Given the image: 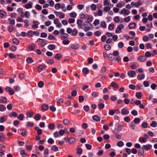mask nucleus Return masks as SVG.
Listing matches in <instances>:
<instances>
[{
	"instance_id": "f257e3e1",
	"label": "nucleus",
	"mask_w": 157,
	"mask_h": 157,
	"mask_svg": "<svg viewBox=\"0 0 157 157\" xmlns=\"http://www.w3.org/2000/svg\"><path fill=\"white\" fill-rule=\"evenodd\" d=\"M83 26L84 27V30L85 32L88 31L93 28V26L91 23L86 21L84 22Z\"/></svg>"
},
{
	"instance_id": "f03ea898",
	"label": "nucleus",
	"mask_w": 157,
	"mask_h": 157,
	"mask_svg": "<svg viewBox=\"0 0 157 157\" xmlns=\"http://www.w3.org/2000/svg\"><path fill=\"white\" fill-rule=\"evenodd\" d=\"M65 30L63 28L60 29L59 31V33H60V37L62 40L67 38L69 36L68 34L65 33Z\"/></svg>"
},
{
	"instance_id": "7ed1b4c3",
	"label": "nucleus",
	"mask_w": 157,
	"mask_h": 157,
	"mask_svg": "<svg viewBox=\"0 0 157 157\" xmlns=\"http://www.w3.org/2000/svg\"><path fill=\"white\" fill-rule=\"evenodd\" d=\"M37 41L40 43L39 45L41 47H43L47 44L46 43V40H45L40 38H38L37 40Z\"/></svg>"
},
{
	"instance_id": "20e7f679",
	"label": "nucleus",
	"mask_w": 157,
	"mask_h": 157,
	"mask_svg": "<svg viewBox=\"0 0 157 157\" xmlns=\"http://www.w3.org/2000/svg\"><path fill=\"white\" fill-rule=\"evenodd\" d=\"M124 26L123 24H120L119 25L117 28L116 29L115 32L117 33H119L121 32L122 29H124Z\"/></svg>"
},
{
	"instance_id": "39448f33",
	"label": "nucleus",
	"mask_w": 157,
	"mask_h": 157,
	"mask_svg": "<svg viewBox=\"0 0 157 157\" xmlns=\"http://www.w3.org/2000/svg\"><path fill=\"white\" fill-rule=\"evenodd\" d=\"M130 13L129 11L124 9H122L120 12V13L121 14H123L124 15H128Z\"/></svg>"
},
{
	"instance_id": "423d86ee",
	"label": "nucleus",
	"mask_w": 157,
	"mask_h": 157,
	"mask_svg": "<svg viewBox=\"0 0 157 157\" xmlns=\"http://www.w3.org/2000/svg\"><path fill=\"white\" fill-rule=\"evenodd\" d=\"M152 147V146L150 144L143 145L141 149L144 150H150Z\"/></svg>"
},
{
	"instance_id": "0eeeda50",
	"label": "nucleus",
	"mask_w": 157,
	"mask_h": 157,
	"mask_svg": "<svg viewBox=\"0 0 157 157\" xmlns=\"http://www.w3.org/2000/svg\"><path fill=\"white\" fill-rule=\"evenodd\" d=\"M54 23L56 25V27L58 28H61L62 26V25L59 22V20L58 18H56L54 20Z\"/></svg>"
},
{
	"instance_id": "6e6552de",
	"label": "nucleus",
	"mask_w": 157,
	"mask_h": 157,
	"mask_svg": "<svg viewBox=\"0 0 157 157\" xmlns=\"http://www.w3.org/2000/svg\"><path fill=\"white\" fill-rule=\"evenodd\" d=\"M137 60L140 62H144L147 60V58L144 56H140L137 58Z\"/></svg>"
},
{
	"instance_id": "1a4fd4ad",
	"label": "nucleus",
	"mask_w": 157,
	"mask_h": 157,
	"mask_svg": "<svg viewBox=\"0 0 157 157\" xmlns=\"http://www.w3.org/2000/svg\"><path fill=\"white\" fill-rule=\"evenodd\" d=\"M128 74L130 77L132 78L135 76L136 74L135 71L131 70L128 72Z\"/></svg>"
},
{
	"instance_id": "9d476101",
	"label": "nucleus",
	"mask_w": 157,
	"mask_h": 157,
	"mask_svg": "<svg viewBox=\"0 0 157 157\" xmlns=\"http://www.w3.org/2000/svg\"><path fill=\"white\" fill-rule=\"evenodd\" d=\"M83 21L82 20L79 19L77 20V23L78 25V28L79 29H82L83 28L82 25Z\"/></svg>"
},
{
	"instance_id": "9b49d317",
	"label": "nucleus",
	"mask_w": 157,
	"mask_h": 157,
	"mask_svg": "<svg viewBox=\"0 0 157 157\" xmlns=\"http://www.w3.org/2000/svg\"><path fill=\"white\" fill-rule=\"evenodd\" d=\"M33 3L31 2H29L28 3L26 4L24 6V7L26 9H31L32 8Z\"/></svg>"
},
{
	"instance_id": "f8f14e48",
	"label": "nucleus",
	"mask_w": 157,
	"mask_h": 157,
	"mask_svg": "<svg viewBox=\"0 0 157 157\" xmlns=\"http://www.w3.org/2000/svg\"><path fill=\"white\" fill-rule=\"evenodd\" d=\"M129 113V111L125 108L122 109L121 111V113L123 115H126Z\"/></svg>"
},
{
	"instance_id": "ddd939ff",
	"label": "nucleus",
	"mask_w": 157,
	"mask_h": 157,
	"mask_svg": "<svg viewBox=\"0 0 157 157\" xmlns=\"http://www.w3.org/2000/svg\"><path fill=\"white\" fill-rule=\"evenodd\" d=\"M39 24V23L38 21H33V24L32 25V27L35 29L38 28Z\"/></svg>"
},
{
	"instance_id": "4468645a",
	"label": "nucleus",
	"mask_w": 157,
	"mask_h": 157,
	"mask_svg": "<svg viewBox=\"0 0 157 157\" xmlns=\"http://www.w3.org/2000/svg\"><path fill=\"white\" fill-rule=\"evenodd\" d=\"M46 67L45 65H40L37 67V69L38 71H41L45 69Z\"/></svg>"
},
{
	"instance_id": "2eb2a0df",
	"label": "nucleus",
	"mask_w": 157,
	"mask_h": 157,
	"mask_svg": "<svg viewBox=\"0 0 157 157\" xmlns=\"http://www.w3.org/2000/svg\"><path fill=\"white\" fill-rule=\"evenodd\" d=\"M7 99L6 97L3 96L0 97V102L1 103H5L6 102Z\"/></svg>"
},
{
	"instance_id": "dca6fc26",
	"label": "nucleus",
	"mask_w": 157,
	"mask_h": 157,
	"mask_svg": "<svg viewBox=\"0 0 157 157\" xmlns=\"http://www.w3.org/2000/svg\"><path fill=\"white\" fill-rule=\"evenodd\" d=\"M6 136L2 133L0 132V141L2 142L5 141Z\"/></svg>"
},
{
	"instance_id": "f3484780",
	"label": "nucleus",
	"mask_w": 157,
	"mask_h": 157,
	"mask_svg": "<svg viewBox=\"0 0 157 157\" xmlns=\"http://www.w3.org/2000/svg\"><path fill=\"white\" fill-rule=\"evenodd\" d=\"M110 85L114 89H118L119 87V86L115 82H112L110 84Z\"/></svg>"
},
{
	"instance_id": "a211bd4d",
	"label": "nucleus",
	"mask_w": 157,
	"mask_h": 157,
	"mask_svg": "<svg viewBox=\"0 0 157 157\" xmlns=\"http://www.w3.org/2000/svg\"><path fill=\"white\" fill-rule=\"evenodd\" d=\"M79 47V46L78 44H72L71 46V48L72 49H77Z\"/></svg>"
},
{
	"instance_id": "6ab92c4d",
	"label": "nucleus",
	"mask_w": 157,
	"mask_h": 157,
	"mask_svg": "<svg viewBox=\"0 0 157 157\" xmlns=\"http://www.w3.org/2000/svg\"><path fill=\"white\" fill-rule=\"evenodd\" d=\"M125 3L124 1H121L120 3H118L116 5V6L117 7L121 8L122 6H124L125 5Z\"/></svg>"
},
{
	"instance_id": "aec40b11",
	"label": "nucleus",
	"mask_w": 157,
	"mask_h": 157,
	"mask_svg": "<svg viewBox=\"0 0 157 157\" xmlns=\"http://www.w3.org/2000/svg\"><path fill=\"white\" fill-rule=\"evenodd\" d=\"M108 58L110 61H113L115 59V57L112 53L109 54L108 55Z\"/></svg>"
},
{
	"instance_id": "412c9836",
	"label": "nucleus",
	"mask_w": 157,
	"mask_h": 157,
	"mask_svg": "<svg viewBox=\"0 0 157 157\" xmlns=\"http://www.w3.org/2000/svg\"><path fill=\"white\" fill-rule=\"evenodd\" d=\"M6 14V13L3 10H0V17L3 18Z\"/></svg>"
},
{
	"instance_id": "4be33fe9",
	"label": "nucleus",
	"mask_w": 157,
	"mask_h": 157,
	"mask_svg": "<svg viewBox=\"0 0 157 157\" xmlns=\"http://www.w3.org/2000/svg\"><path fill=\"white\" fill-rule=\"evenodd\" d=\"M145 75L144 74H139L137 76V78L138 80H141L144 78Z\"/></svg>"
},
{
	"instance_id": "5701e85b",
	"label": "nucleus",
	"mask_w": 157,
	"mask_h": 157,
	"mask_svg": "<svg viewBox=\"0 0 157 157\" xmlns=\"http://www.w3.org/2000/svg\"><path fill=\"white\" fill-rule=\"evenodd\" d=\"M69 143L71 144H72L75 142V139L73 137H71L69 138Z\"/></svg>"
},
{
	"instance_id": "b1692460",
	"label": "nucleus",
	"mask_w": 157,
	"mask_h": 157,
	"mask_svg": "<svg viewBox=\"0 0 157 157\" xmlns=\"http://www.w3.org/2000/svg\"><path fill=\"white\" fill-rule=\"evenodd\" d=\"M36 45L34 44H31L30 46H29L28 48L30 51L33 50L36 48Z\"/></svg>"
},
{
	"instance_id": "393cba45",
	"label": "nucleus",
	"mask_w": 157,
	"mask_h": 157,
	"mask_svg": "<svg viewBox=\"0 0 157 157\" xmlns=\"http://www.w3.org/2000/svg\"><path fill=\"white\" fill-rule=\"evenodd\" d=\"M136 24L135 22L131 23L128 25V27L130 29H132L135 28L136 26Z\"/></svg>"
},
{
	"instance_id": "a878e982",
	"label": "nucleus",
	"mask_w": 157,
	"mask_h": 157,
	"mask_svg": "<svg viewBox=\"0 0 157 157\" xmlns=\"http://www.w3.org/2000/svg\"><path fill=\"white\" fill-rule=\"evenodd\" d=\"M93 119L97 121H99L100 120V117L97 115H94L93 116Z\"/></svg>"
},
{
	"instance_id": "bb28decb",
	"label": "nucleus",
	"mask_w": 157,
	"mask_h": 157,
	"mask_svg": "<svg viewBox=\"0 0 157 157\" xmlns=\"http://www.w3.org/2000/svg\"><path fill=\"white\" fill-rule=\"evenodd\" d=\"M142 95V94L140 92H137L136 94V97L139 99H141Z\"/></svg>"
},
{
	"instance_id": "cd10ccee",
	"label": "nucleus",
	"mask_w": 157,
	"mask_h": 157,
	"mask_svg": "<svg viewBox=\"0 0 157 157\" xmlns=\"http://www.w3.org/2000/svg\"><path fill=\"white\" fill-rule=\"evenodd\" d=\"M63 123L65 125H68L70 124L71 122L68 120L65 119L63 120Z\"/></svg>"
},
{
	"instance_id": "c85d7f7f",
	"label": "nucleus",
	"mask_w": 157,
	"mask_h": 157,
	"mask_svg": "<svg viewBox=\"0 0 157 157\" xmlns=\"http://www.w3.org/2000/svg\"><path fill=\"white\" fill-rule=\"evenodd\" d=\"M30 16V14L29 12L26 11L24 13V16L27 18H29Z\"/></svg>"
},
{
	"instance_id": "c756f323",
	"label": "nucleus",
	"mask_w": 157,
	"mask_h": 157,
	"mask_svg": "<svg viewBox=\"0 0 157 157\" xmlns=\"http://www.w3.org/2000/svg\"><path fill=\"white\" fill-rule=\"evenodd\" d=\"M139 141L141 143H145L147 140L144 137H140L139 138Z\"/></svg>"
},
{
	"instance_id": "7c9ffc66",
	"label": "nucleus",
	"mask_w": 157,
	"mask_h": 157,
	"mask_svg": "<svg viewBox=\"0 0 157 157\" xmlns=\"http://www.w3.org/2000/svg\"><path fill=\"white\" fill-rule=\"evenodd\" d=\"M93 18V17L92 16H91V15L88 16L87 18V22H89V23L91 22L92 21Z\"/></svg>"
},
{
	"instance_id": "2f4dec72",
	"label": "nucleus",
	"mask_w": 157,
	"mask_h": 157,
	"mask_svg": "<svg viewBox=\"0 0 157 157\" xmlns=\"http://www.w3.org/2000/svg\"><path fill=\"white\" fill-rule=\"evenodd\" d=\"M51 150L54 151H58V147L56 145H54L51 148Z\"/></svg>"
},
{
	"instance_id": "473e14b6",
	"label": "nucleus",
	"mask_w": 157,
	"mask_h": 157,
	"mask_svg": "<svg viewBox=\"0 0 157 157\" xmlns=\"http://www.w3.org/2000/svg\"><path fill=\"white\" fill-rule=\"evenodd\" d=\"M41 108L43 110L46 111L48 109V106L47 105L44 104L42 105Z\"/></svg>"
},
{
	"instance_id": "72a5a7b5",
	"label": "nucleus",
	"mask_w": 157,
	"mask_h": 157,
	"mask_svg": "<svg viewBox=\"0 0 157 157\" xmlns=\"http://www.w3.org/2000/svg\"><path fill=\"white\" fill-rule=\"evenodd\" d=\"M55 125L53 123H51L48 125V128L50 130L54 129Z\"/></svg>"
},
{
	"instance_id": "f704fd0d",
	"label": "nucleus",
	"mask_w": 157,
	"mask_h": 157,
	"mask_svg": "<svg viewBox=\"0 0 157 157\" xmlns=\"http://www.w3.org/2000/svg\"><path fill=\"white\" fill-rule=\"evenodd\" d=\"M41 116L39 114H36L34 117L35 119L37 121H39L40 119Z\"/></svg>"
},
{
	"instance_id": "c9c22d12",
	"label": "nucleus",
	"mask_w": 157,
	"mask_h": 157,
	"mask_svg": "<svg viewBox=\"0 0 157 157\" xmlns=\"http://www.w3.org/2000/svg\"><path fill=\"white\" fill-rule=\"evenodd\" d=\"M48 48L50 50H53L56 48V46L53 44H50L48 46Z\"/></svg>"
},
{
	"instance_id": "e433bc0d",
	"label": "nucleus",
	"mask_w": 157,
	"mask_h": 157,
	"mask_svg": "<svg viewBox=\"0 0 157 157\" xmlns=\"http://www.w3.org/2000/svg\"><path fill=\"white\" fill-rule=\"evenodd\" d=\"M100 25L101 26L104 28H106V24L105 22L104 21H102L100 23Z\"/></svg>"
},
{
	"instance_id": "4c0bfd02",
	"label": "nucleus",
	"mask_w": 157,
	"mask_h": 157,
	"mask_svg": "<svg viewBox=\"0 0 157 157\" xmlns=\"http://www.w3.org/2000/svg\"><path fill=\"white\" fill-rule=\"evenodd\" d=\"M27 62L29 63H32L33 62V61L32 58L29 57L26 60Z\"/></svg>"
},
{
	"instance_id": "58836bf2",
	"label": "nucleus",
	"mask_w": 157,
	"mask_h": 157,
	"mask_svg": "<svg viewBox=\"0 0 157 157\" xmlns=\"http://www.w3.org/2000/svg\"><path fill=\"white\" fill-rule=\"evenodd\" d=\"M17 113L15 112H12V113H10L9 114V116L10 117H12L13 116L16 117L17 116Z\"/></svg>"
},
{
	"instance_id": "ea45409f",
	"label": "nucleus",
	"mask_w": 157,
	"mask_h": 157,
	"mask_svg": "<svg viewBox=\"0 0 157 157\" xmlns=\"http://www.w3.org/2000/svg\"><path fill=\"white\" fill-rule=\"evenodd\" d=\"M24 22L25 23V24L24 25V26L27 27H28L29 26V22L28 20L27 19H25L24 21Z\"/></svg>"
},
{
	"instance_id": "a19ab883",
	"label": "nucleus",
	"mask_w": 157,
	"mask_h": 157,
	"mask_svg": "<svg viewBox=\"0 0 157 157\" xmlns=\"http://www.w3.org/2000/svg\"><path fill=\"white\" fill-rule=\"evenodd\" d=\"M78 30L76 29H73L72 32V34L74 36H76L78 33Z\"/></svg>"
},
{
	"instance_id": "79ce46f5",
	"label": "nucleus",
	"mask_w": 157,
	"mask_h": 157,
	"mask_svg": "<svg viewBox=\"0 0 157 157\" xmlns=\"http://www.w3.org/2000/svg\"><path fill=\"white\" fill-rule=\"evenodd\" d=\"M77 13L75 12H72L70 14V16L72 17L75 18L77 16Z\"/></svg>"
},
{
	"instance_id": "37998d69",
	"label": "nucleus",
	"mask_w": 157,
	"mask_h": 157,
	"mask_svg": "<svg viewBox=\"0 0 157 157\" xmlns=\"http://www.w3.org/2000/svg\"><path fill=\"white\" fill-rule=\"evenodd\" d=\"M27 35L29 37H31L33 36V33L32 30H30L27 33Z\"/></svg>"
},
{
	"instance_id": "c03bdc74",
	"label": "nucleus",
	"mask_w": 157,
	"mask_h": 157,
	"mask_svg": "<svg viewBox=\"0 0 157 157\" xmlns=\"http://www.w3.org/2000/svg\"><path fill=\"white\" fill-rule=\"evenodd\" d=\"M26 115L28 117H31L33 115V113L32 112H29L27 113Z\"/></svg>"
},
{
	"instance_id": "a18cd8bd",
	"label": "nucleus",
	"mask_w": 157,
	"mask_h": 157,
	"mask_svg": "<svg viewBox=\"0 0 157 157\" xmlns=\"http://www.w3.org/2000/svg\"><path fill=\"white\" fill-rule=\"evenodd\" d=\"M90 7L91 9H92L93 10L95 11L96 9L97 6L94 4H92L91 5Z\"/></svg>"
},
{
	"instance_id": "49530a36",
	"label": "nucleus",
	"mask_w": 157,
	"mask_h": 157,
	"mask_svg": "<svg viewBox=\"0 0 157 157\" xmlns=\"http://www.w3.org/2000/svg\"><path fill=\"white\" fill-rule=\"evenodd\" d=\"M117 145L118 147H121L123 146L124 143L122 141H119L117 142Z\"/></svg>"
},
{
	"instance_id": "de8ad7c7",
	"label": "nucleus",
	"mask_w": 157,
	"mask_h": 157,
	"mask_svg": "<svg viewBox=\"0 0 157 157\" xmlns=\"http://www.w3.org/2000/svg\"><path fill=\"white\" fill-rule=\"evenodd\" d=\"M130 17L128 16L126 17H125L124 18V21L125 22H127V23H128V22H129L130 21Z\"/></svg>"
},
{
	"instance_id": "09e8293b",
	"label": "nucleus",
	"mask_w": 157,
	"mask_h": 157,
	"mask_svg": "<svg viewBox=\"0 0 157 157\" xmlns=\"http://www.w3.org/2000/svg\"><path fill=\"white\" fill-rule=\"evenodd\" d=\"M21 134L22 136H26V133L27 132L25 130L23 129H21Z\"/></svg>"
},
{
	"instance_id": "8fccbe9b",
	"label": "nucleus",
	"mask_w": 157,
	"mask_h": 157,
	"mask_svg": "<svg viewBox=\"0 0 157 157\" xmlns=\"http://www.w3.org/2000/svg\"><path fill=\"white\" fill-rule=\"evenodd\" d=\"M61 57V55L60 54L57 53L54 57L55 59L58 60H59L60 59Z\"/></svg>"
},
{
	"instance_id": "3c124183",
	"label": "nucleus",
	"mask_w": 157,
	"mask_h": 157,
	"mask_svg": "<svg viewBox=\"0 0 157 157\" xmlns=\"http://www.w3.org/2000/svg\"><path fill=\"white\" fill-rule=\"evenodd\" d=\"M0 150L2 151H5L6 150L5 146L2 144H0Z\"/></svg>"
},
{
	"instance_id": "603ef678",
	"label": "nucleus",
	"mask_w": 157,
	"mask_h": 157,
	"mask_svg": "<svg viewBox=\"0 0 157 157\" xmlns=\"http://www.w3.org/2000/svg\"><path fill=\"white\" fill-rule=\"evenodd\" d=\"M104 47L105 49L107 51L110 50L111 48L110 45L108 44H105Z\"/></svg>"
},
{
	"instance_id": "864d4df0",
	"label": "nucleus",
	"mask_w": 157,
	"mask_h": 157,
	"mask_svg": "<svg viewBox=\"0 0 157 157\" xmlns=\"http://www.w3.org/2000/svg\"><path fill=\"white\" fill-rule=\"evenodd\" d=\"M38 85L40 88H42L44 85V83L42 81H40L38 83Z\"/></svg>"
},
{
	"instance_id": "5fc2aeb1",
	"label": "nucleus",
	"mask_w": 157,
	"mask_h": 157,
	"mask_svg": "<svg viewBox=\"0 0 157 157\" xmlns=\"http://www.w3.org/2000/svg\"><path fill=\"white\" fill-rule=\"evenodd\" d=\"M124 46V44L122 42H120L118 44V47L119 48H122Z\"/></svg>"
},
{
	"instance_id": "6e6d98bb",
	"label": "nucleus",
	"mask_w": 157,
	"mask_h": 157,
	"mask_svg": "<svg viewBox=\"0 0 157 157\" xmlns=\"http://www.w3.org/2000/svg\"><path fill=\"white\" fill-rule=\"evenodd\" d=\"M104 11L105 12H108L110 11V6H105L103 8Z\"/></svg>"
},
{
	"instance_id": "4d7b16f0",
	"label": "nucleus",
	"mask_w": 157,
	"mask_h": 157,
	"mask_svg": "<svg viewBox=\"0 0 157 157\" xmlns=\"http://www.w3.org/2000/svg\"><path fill=\"white\" fill-rule=\"evenodd\" d=\"M8 21L10 24L14 25L15 23V21L14 19L10 18L8 19Z\"/></svg>"
},
{
	"instance_id": "13d9d810",
	"label": "nucleus",
	"mask_w": 157,
	"mask_h": 157,
	"mask_svg": "<svg viewBox=\"0 0 157 157\" xmlns=\"http://www.w3.org/2000/svg\"><path fill=\"white\" fill-rule=\"evenodd\" d=\"M114 25L113 24H110L109 25L108 29L109 30H112L114 28Z\"/></svg>"
},
{
	"instance_id": "bf43d9fd",
	"label": "nucleus",
	"mask_w": 157,
	"mask_h": 157,
	"mask_svg": "<svg viewBox=\"0 0 157 157\" xmlns=\"http://www.w3.org/2000/svg\"><path fill=\"white\" fill-rule=\"evenodd\" d=\"M6 108L5 106L3 105H0V111H5L6 109Z\"/></svg>"
},
{
	"instance_id": "052dcab7",
	"label": "nucleus",
	"mask_w": 157,
	"mask_h": 157,
	"mask_svg": "<svg viewBox=\"0 0 157 157\" xmlns=\"http://www.w3.org/2000/svg\"><path fill=\"white\" fill-rule=\"evenodd\" d=\"M99 21L98 19H95L94 22L93 24L94 26H97L99 24Z\"/></svg>"
},
{
	"instance_id": "680f3d73",
	"label": "nucleus",
	"mask_w": 157,
	"mask_h": 157,
	"mask_svg": "<svg viewBox=\"0 0 157 157\" xmlns=\"http://www.w3.org/2000/svg\"><path fill=\"white\" fill-rule=\"evenodd\" d=\"M112 54L114 56H119V52L117 50H116L114 51Z\"/></svg>"
},
{
	"instance_id": "e2e57ef3",
	"label": "nucleus",
	"mask_w": 157,
	"mask_h": 157,
	"mask_svg": "<svg viewBox=\"0 0 157 157\" xmlns=\"http://www.w3.org/2000/svg\"><path fill=\"white\" fill-rule=\"evenodd\" d=\"M151 56V53L148 51L145 54V56L146 57H150Z\"/></svg>"
},
{
	"instance_id": "0e129e2a",
	"label": "nucleus",
	"mask_w": 157,
	"mask_h": 157,
	"mask_svg": "<svg viewBox=\"0 0 157 157\" xmlns=\"http://www.w3.org/2000/svg\"><path fill=\"white\" fill-rule=\"evenodd\" d=\"M135 126V124L133 122H132L130 123L129 125V127L130 128H132L133 130H134Z\"/></svg>"
},
{
	"instance_id": "69168bd1",
	"label": "nucleus",
	"mask_w": 157,
	"mask_h": 157,
	"mask_svg": "<svg viewBox=\"0 0 157 157\" xmlns=\"http://www.w3.org/2000/svg\"><path fill=\"white\" fill-rule=\"evenodd\" d=\"M114 21L116 23H118L120 21L119 18L118 16H116L114 18Z\"/></svg>"
},
{
	"instance_id": "338daca9",
	"label": "nucleus",
	"mask_w": 157,
	"mask_h": 157,
	"mask_svg": "<svg viewBox=\"0 0 157 157\" xmlns=\"http://www.w3.org/2000/svg\"><path fill=\"white\" fill-rule=\"evenodd\" d=\"M24 115L22 114H20L18 116V118L21 121H22L23 119Z\"/></svg>"
},
{
	"instance_id": "774afa93",
	"label": "nucleus",
	"mask_w": 157,
	"mask_h": 157,
	"mask_svg": "<svg viewBox=\"0 0 157 157\" xmlns=\"http://www.w3.org/2000/svg\"><path fill=\"white\" fill-rule=\"evenodd\" d=\"M60 3H57L56 4L55 6V9L56 10L59 9L60 8Z\"/></svg>"
}]
</instances>
